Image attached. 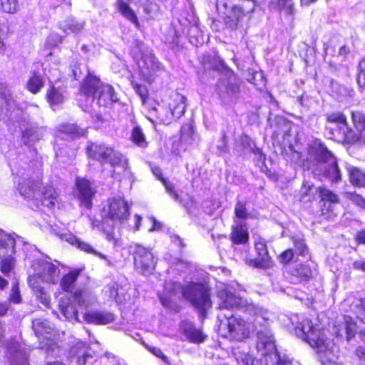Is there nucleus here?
<instances>
[{"mask_svg":"<svg viewBox=\"0 0 365 365\" xmlns=\"http://www.w3.org/2000/svg\"><path fill=\"white\" fill-rule=\"evenodd\" d=\"M0 98L4 101L7 106H11L14 103L12 93L8 90L7 86L0 83Z\"/></svg>","mask_w":365,"mask_h":365,"instance_id":"nucleus-46","label":"nucleus"},{"mask_svg":"<svg viewBox=\"0 0 365 365\" xmlns=\"http://www.w3.org/2000/svg\"><path fill=\"white\" fill-rule=\"evenodd\" d=\"M151 171L156 178L160 182L165 178L160 167L154 166L151 168Z\"/></svg>","mask_w":365,"mask_h":365,"instance_id":"nucleus-58","label":"nucleus"},{"mask_svg":"<svg viewBox=\"0 0 365 365\" xmlns=\"http://www.w3.org/2000/svg\"><path fill=\"white\" fill-rule=\"evenodd\" d=\"M353 267L365 272V260H356L353 263Z\"/></svg>","mask_w":365,"mask_h":365,"instance_id":"nucleus-60","label":"nucleus"},{"mask_svg":"<svg viewBox=\"0 0 365 365\" xmlns=\"http://www.w3.org/2000/svg\"><path fill=\"white\" fill-rule=\"evenodd\" d=\"M356 240L360 244H365V229L359 231L355 237Z\"/></svg>","mask_w":365,"mask_h":365,"instance_id":"nucleus-63","label":"nucleus"},{"mask_svg":"<svg viewBox=\"0 0 365 365\" xmlns=\"http://www.w3.org/2000/svg\"><path fill=\"white\" fill-rule=\"evenodd\" d=\"M358 76L357 83L361 89V91L365 88V58H362L358 65Z\"/></svg>","mask_w":365,"mask_h":365,"instance_id":"nucleus-45","label":"nucleus"},{"mask_svg":"<svg viewBox=\"0 0 365 365\" xmlns=\"http://www.w3.org/2000/svg\"><path fill=\"white\" fill-rule=\"evenodd\" d=\"M324 53H325L324 60L326 61L327 58L329 55H331V56L333 55V53L335 52V49H334V46H329L327 43H324Z\"/></svg>","mask_w":365,"mask_h":365,"instance_id":"nucleus-61","label":"nucleus"},{"mask_svg":"<svg viewBox=\"0 0 365 365\" xmlns=\"http://www.w3.org/2000/svg\"><path fill=\"white\" fill-rule=\"evenodd\" d=\"M143 106H145L146 109L150 112L155 115V118H157V115L163 116L158 113L157 106H159L158 102H154L153 100L151 98H148L145 103H142Z\"/></svg>","mask_w":365,"mask_h":365,"instance_id":"nucleus-50","label":"nucleus"},{"mask_svg":"<svg viewBox=\"0 0 365 365\" xmlns=\"http://www.w3.org/2000/svg\"><path fill=\"white\" fill-rule=\"evenodd\" d=\"M130 140L142 148H145L148 145L143 129L139 125H135L130 130Z\"/></svg>","mask_w":365,"mask_h":365,"instance_id":"nucleus-31","label":"nucleus"},{"mask_svg":"<svg viewBox=\"0 0 365 365\" xmlns=\"http://www.w3.org/2000/svg\"><path fill=\"white\" fill-rule=\"evenodd\" d=\"M64 240L68 243H69L71 245H72L76 248H77L78 245L80 241L79 238H78L76 235H74L73 234H71V233L64 235Z\"/></svg>","mask_w":365,"mask_h":365,"instance_id":"nucleus-56","label":"nucleus"},{"mask_svg":"<svg viewBox=\"0 0 365 365\" xmlns=\"http://www.w3.org/2000/svg\"><path fill=\"white\" fill-rule=\"evenodd\" d=\"M93 101H96L99 107L108 108L118 103L120 99L113 86L105 83Z\"/></svg>","mask_w":365,"mask_h":365,"instance_id":"nucleus-21","label":"nucleus"},{"mask_svg":"<svg viewBox=\"0 0 365 365\" xmlns=\"http://www.w3.org/2000/svg\"><path fill=\"white\" fill-rule=\"evenodd\" d=\"M356 354L359 357V359L363 361L365 358V348L362 346H359L356 349Z\"/></svg>","mask_w":365,"mask_h":365,"instance_id":"nucleus-64","label":"nucleus"},{"mask_svg":"<svg viewBox=\"0 0 365 365\" xmlns=\"http://www.w3.org/2000/svg\"><path fill=\"white\" fill-rule=\"evenodd\" d=\"M287 327L290 333L305 341L319 353V329L317 324L314 326L312 321H296V323L289 321Z\"/></svg>","mask_w":365,"mask_h":365,"instance_id":"nucleus-8","label":"nucleus"},{"mask_svg":"<svg viewBox=\"0 0 365 365\" xmlns=\"http://www.w3.org/2000/svg\"><path fill=\"white\" fill-rule=\"evenodd\" d=\"M187 98L178 91H173L169 97L168 110L170 115L159 116L157 119L162 123L169 125L180 119L185 113L187 107Z\"/></svg>","mask_w":365,"mask_h":365,"instance_id":"nucleus-13","label":"nucleus"},{"mask_svg":"<svg viewBox=\"0 0 365 365\" xmlns=\"http://www.w3.org/2000/svg\"><path fill=\"white\" fill-rule=\"evenodd\" d=\"M352 121L357 130L359 132L365 130V114L360 111L351 113Z\"/></svg>","mask_w":365,"mask_h":365,"instance_id":"nucleus-41","label":"nucleus"},{"mask_svg":"<svg viewBox=\"0 0 365 365\" xmlns=\"http://www.w3.org/2000/svg\"><path fill=\"white\" fill-rule=\"evenodd\" d=\"M321 175L332 183L341 180V174L336 157L321 143Z\"/></svg>","mask_w":365,"mask_h":365,"instance_id":"nucleus-12","label":"nucleus"},{"mask_svg":"<svg viewBox=\"0 0 365 365\" xmlns=\"http://www.w3.org/2000/svg\"><path fill=\"white\" fill-rule=\"evenodd\" d=\"M0 9L9 14H15L20 9L19 0H0Z\"/></svg>","mask_w":365,"mask_h":365,"instance_id":"nucleus-36","label":"nucleus"},{"mask_svg":"<svg viewBox=\"0 0 365 365\" xmlns=\"http://www.w3.org/2000/svg\"><path fill=\"white\" fill-rule=\"evenodd\" d=\"M16 242L14 238L4 236L0 238V257L14 255Z\"/></svg>","mask_w":365,"mask_h":365,"instance_id":"nucleus-32","label":"nucleus"},{"mask_svg":"<svg viewBox=\"0 0 365 365\" xmlns=\"http://www.w3.org/2000/svg\"><path fill=\"white\" fill-rule=\"evenodd\" d=\"M339 203L338 195L333 191L321 187V216L331 220L336 215V209Z\"/></svg>","mask_w":365,"mask_h":365,"instance_id":"nucleus-16","label":"nucleus"},{"mask_svg":"<svg viewBox=\"0 0 365 365\" xmlns=\"http://www.w3.org/2000/svg\"><path fill=\"white\" fill-rule=\"evenodd\" d=\"M235 217L240 220H246L250 217V213L247 208V202L237 200L234 208Z\"/></svg>","mask_w":365,"mask_h":365,"instance_id":"nucleus-38","label":"nucleus"},{"mask_svg":"<svg viewBox=\"0 0 365 365\" xmlns=\"http://www.w3.org/2000/svg\"><path fill=\"white\" fill-rule=\"evenodd\" d=\"M212 69L225 71L228 75L230 82L225 86V93L230 98H237L240 93V83L236 73L221 59L218 61L217 65L212 67Z\"/></svg>","mask_w":365,"mask_h":365,"instance_id":"nucleus-18","label":"nucleus"},{"mask_svg":"<svg viewBox=\"0 0 365 365\" xmlns=\"http://www.w3.org/2000/svg\"><path fill=\"white\" fill-rule=\"evenodd\" d=\"M27 282L36 299L43 306L49 307L51 297L48 292L42 286L43 279L41 275L39 274L30 275L27 279Z\"/></svg>","mask_w":365,"mask_h":365,"instance_id":"nucleus-19","label":"nucleus"},{"mask_svg":"<svg viewBox=\"0 0 365 365\" xmlns=\"http://www.w3.org/2000/svg\"><path fill=\"white\" fill-rule=\"evenodd\" d=\"M45 98L50 106H58L65 101L62 89L60 87H56L53 83L49 84Z\"/></svg>","mask_w":365,"mask_h":365,"instance_id":"nucleus-29","label":"nucleus"},{"mask_svg":"<svg viewBox=\"0 0 365 365\" xmlns=\"http://www.w3.org/2000/svg\"><path fill=\"white\" fill-rule=\"evenodd\" d=\"M83 270L84 267L72 269L64 274L59 282L61 289L66 293H72L76 287L77 279Z\"/></svg>","mask_w":365,"mask_h":365,"instance_id":"nucleus-24","label":"nucleus"},{"mask_svg":"<svg viewBox=\"0 0 365 365\" xmlns=\"http://www.w3.org/2000/svg\"><path fill=\"white\" fill-rule=\"evenodd\" d=\"M70 294L75 300L80 302L83 299V290L81 289H74Z\"/></svg>","mask_w":365,"mask_h":365,"instance_id":"nucleus-59","label":"nucleus"},{"mask_svg":"<svg viewBox=\"0 0 365 365\" xmlns=\"http://www.w3.org/2000/svg\"><path fill=\"white\" fill-rule=\"evenodd\" d=\"M310 274L311 270L307 266L303 264H299L294 268L293 274L302 279H307L309 277Z\"/></svg>","mask_w":365,"mask_h":365,"instance_id":"nucleus-47","label":"nucleus"},{"mask_svg":"<svg viewBox=\"0 0 365 365\" xmlns=\"http://www.w3.org/2000/svg\"><path fill=\"white\" fill-rule=\"evenodd\" d=\"M22 301V298L21 296L19 282H16L12 284L11 289V293L9 297V302L13 304H20Z\"/></svg>","mask_w":365,"mask_h":365,"instance_id":"nucleus-44","label":"nucleus"},{"mask_svg":"<svg viewBox=\"0 0 365 365\" xmlns=\"http://www.w3.org/2000/svg\"><path fill=\"white\" fill-rule=\"evenodd\" d=\"M346 197L359 207H365V199L361 195L354 192H348L346 193Z\"/></svg>","mask_w":365,"mask_h":365,"instance_id":"nucleus-49","label":"nucleus"},{"mask_svg":"<svg viewBox=\"0 0 365 365\" xmlns=\"http://www.w3.org/2000/svg\"><path fill=\"white\" fill-rule=\"evenodd\" d=\"M217 7L225 28L230 31L242 26V19L255 9L253 3L249 0H245L238 5H231L228 0H217Z\"/></svg>","mask_w":365,"mask_h":365,"instance_id":"nucleus-3","label":"nucleus"},{"mask_svg":"<svg viewBox=\"0 0 365 365\" xmlns=\"http://www.w3.org/2000/svg\"><path fill=\"white\" fill-rule=\"evenodd\" d=\"M346 322V337L348 340H350L354 336L356 332V324L355 321H345Z\"/></svg>","mask_w":365,"mask_h":365,"instance_id":"nucleus-52","label":"nucleus"},{"mask_svg":"<svg viewBox=\"0 0 365 365\" xmlns=\"http://www.w3.org/2000/svg\"><path fill=\"white\" fill-rule=\"evenodd\" d=\"M59 307L66 319H78V310L72 303L61 302Z\"/></svg>","mask_w":365,"mask_h":365,"instance_id":"nucleus-35","label":"nucleus"},{"mask_svg":"<svg viewBox=\"0 0 365 365\" xmlns=\"http://www.w3.org/2000/svg\"><path fill=\"white\" fill-rule=\"evenodd\" d=\"M164 187H165L166 191L172 195L175 199L178 198V193L175 189V186L169 180L165 178L161 181Z\"/></svg>","mask_w":365,"mask_h":365,"instance_id":"nucleus-53","label":"nucleus"},{"mask_svg":"<svg viewBox=\"0 0 365 365\" xmlns=\"http://www.w3.org/2000/svg\"><path fill=\"white\" fill-rule=\"evenodd\" d=\"M104 83L99 76L88 71L79 85V93L93 100Z\"/></svg>","mask_w":365,"mask_h":365,"instance_id":"nucleus-17","label":"nucleus"},{"mask_svg":"<svg viewBox=\"0 0 365 365\" xmlns=\"http://www.w3.org/2000/svg\"><path fill=\"white\" fill-rule=\"evenodd\" d=\"M160 302L163 307L168 309L171 312H178L180 310V306L175 302L170 296L162 295L160 297Z\"/></svg>","mask_w":365,"mask_h":365,"instance_id":"nucleus-43","label":"nucleus"},{"mask_svg":"<svg viewBox=\"0 0 365 365\" xmlns=\"http://www.w3.org/2000/svg\"><path fill=\"white\" fill-rule=\"evenodd\" d=\"M85 150L88 158L98 161L101 164L108 163L113 169L125 170L128 168V159L113 146L101 142H89Z\"/></svg>","mask_w":365,"mask_h":365,"instance_id":"nucleus-4","label":"nucleus"},{"mask_svg":"<svg viewBox=\"0 0 365 365\" xmlns=\"http://www.w3.org/2000/svg\"><path fill=\"white\" fill-rule=\"evenodd\" d=\"M308 155L309 160H319V153L317 146L310 145L308 148Z\"/></svg>","mask_w":365,"mask_h":365,"instance_id":"nucleus-55","label":"nucleus"},{"mask_svg":"<svg viewBox=\"0 0 365 365\" xmlns=\"http://www.w3.org/2000/svg\"><path fill=\"white\" fill-rule=\"evenodd\" d=\"M21 195L30 202L33 210H41L46 207L53 210L60 202V196L57 189L50 183H44L43 178H29L18 185Z\"/></svg>","mask_w":365,"mask_h":365,"instance_id":"nucleus-1","label":"nucleus"},{"mask_svg":"<svg viewBox=\"0 0 365 365\" xmlns=\"http://www.w3.org/2000/svg\"><path fill=\"white\" fill-rule=\"evenodd\" d=\"M290 240L294 247L297 256L305 257L309 255V248L302 237L296 235H292Z\"/></svg>","mask_w":365,"mask_h":365,"instance_id":"nucleus-34","label":"nucleus"},{"mask_svg":"<svg viewBox=\"0 0 365 365\" xmlns=\"http://www.w3.org/2000/svg\"><path fill=\"white\" fill-rule=\"evenodd\" d=\"M229 238L234 245L247 244L250 240V234L247 224L240 222L239 224L232 225Z\"/></svg>","mask_w":365,"mask_h":365,"instance_id":"nucleus-25","label":"nucleus"},{"mask_svg":"<svg viewBox=\"0 0 365 365\" xmlns=\"http://www.w3.org/2000/svg\"><path fill=\"white\" fill-rule=\"evenodd\" d=\"M257 349L264 357L265 365H293L290 358L277 350L275 339L269 329L257 332Z\"/></svg>","mask_w":365,"mask_h":365,"instance_id":"nucleus-5","label":"nucleus"},{"mask_svg":"<svg viewBox=\"0 0 365 365\" xmlns=\"http://www.w3.org/2000/svg\"><path fill=\"white\" fill-rule=\"evenodd\" d=\"M182 295L197 309L200 318L206 317L207 310L212 306L210 291L207 287L202 284L192 283L184 289Z\"/></svg>","mask_w":365,"mask_h":365,"instance_id":"nucleus-7","label":"nucleus"},{"mask_svg":"<svg viewBox=\"0 0 365 365\" xmlns=\"http://www.w3.org/2000/svg\"><path fill=\"white\" fill-rule=\"evenodd\" d=\"M195 130L192 123H185L180 128L179 142L190 145L193 140Z\"/></svg>","mask_w":365,"mask_h":365,"instance_id":"nucleus-33","label":"nucleus"},{"mask_svg":"<svg viewBox=\"0 0 365 365\" xmlns=\"http://www.w3.org/2000/svg\"><path fill=\"white\" fill-rule=\"evenodd\" d=\"M134 270L143 276L153 274L157 264V259L151 250L137 245L132 253Z\"/></svg>","mask_w":365,"mask_h":365,"instance_id":"nucleus-9","label":"nucleus"},{"mask_svg":"<svg viewBox=\"0 0 365 365\" xmlns=\"http://www.w3.org/2000/svg\"><path fill=\"white\" fill-rule=\"evenodd\" d=\"M131 1L133 0H115L113 5L119 14L136 28H140V24L137 14L130 6Z\"/></svg>","mask_w":365,"mask_h":365,"instance_id":"nucleus-23","label":"nucleus"},{"mask_svg":"<svg viewBox=\"0 0 365 365\" xmlns=\"http://www.w3.org/2000/svg\"><path fill=\"white\" fill-rule=\"evenodd\" d=\"M153 6L154 4L151 1L146 0L145 2L142 4L143 12L147 15L151 14L153 10Z\"/></svg>","mask_w":365,"mask_h":365,"instance_id":"nucleus-57","label":"nucleus"},{"mask_svg":"<svg viewBox=\"0 0 365 365\" xmlns=\"http://www.w3.org/2000/svg\"><path fill=\"white\" fill-rule=\"evenodd\" d=\"M255 359L252 355L246 354L242 358L241 361L244 365H252Z\"/></svg>","mask_w":365,"mask_h":365,"instance_id":"nucleus-62","label":"nucleus"},{"mask_svg":"<svg viewBox=\"0 0 365 365\" xmlns=\"http://www.w3.org/2000/svg\"><path fill=\"white\" fill-rule=\"evenodd\" d=\"M217 296L220 299L219 309H233L242 307V298L227 288L218 290Z\"/></svg>","mask_w":365,"mask_h":365,"instance_id":"nucleus-22","label":"nucleus"},{"mask_svg":"<svg viewBox=\"0 0 365 365\" xmlns=\"http://www.w3.org/2000/svg\"><path fill=\"white\" fill-rule=\"evenodd\" d=\"M179 329L185 339L193 344H201L207 337L203 333L202 327L195 326L191 321H181Z\"/></svg>","mask_w":365,"mask_h":365,"instance_id":"nucleus-20","label":"nucleus"},{"mask_svg":"<svg viewBox=\"0 0 365 365\" xmlns=\"http://www.w3.org/2000/svg\"><path fill=\"white\" fill-rule=\"evenodd\" d=\"M73 194L81 207L88 210L92 209L93 200L95 198L96 190L89 179L86 177H76Z\"/></svg>","mask_w":365,"mask_h":365,"instance_id":"nucleus-10","label":"nucleus"},{"mask_svg":"<svg viewBox=\"0 0 365 365\" xmlns=\"http://www.w3.org/2000/svg\"><path fill=\"white\" fill-rule=\"evenodd\" d=\"M71 353L77 356L78 365H90L95 361L93 356L87 350L84 342H78L75 346L72 347Z\"/></svg>","mask_w":365,"mask_h":365,"instance_id":"nucleus-28","label":"nucleus"},{"mask_svg":"<svg viewBox=\"0 0 365 365\" xmlns=\"http://www.w3.org/2000/svg\"><path fill=\"white\" fill-rule=\"evenodd\" d=\"M44 86V78L38 71H33L27 80L26 88L32 94H37Z\"/></svg>","mask_w":365,"mask_h":365,"instance_id":"nucleus-30","label":"nucleus"},{"mask_svg":"<svg viewBox=\"0 0 365 365\" xmlns=\"http://www.w3.org/2000/svg\"><path fill=\"white\" fill-rule=\"evenodd\" d=\"M21 339L15 337L7 343L6 355L11 365H29L31 349Z\"/></svg>","mask_w":365,"mask_h":365,"instance_id":"nucleus-14","label":"nucleus"},{"mask_svg":"<svg viewBox=\"0 0 365 365\" xmlns=\"http://www.w3.org/2000/svg\"><path fill=\"white\" fill-rule=\"evenodd\" d=\"M32 327L36 336H43L45 334H49L48 328L45 327L44 321H33Z\"/></svg>","mask_w":365,"mask_h":365,"instance_id":"nucleus-48","label":"nucleus"},{"mask_svg":"<svg viewBox=\"0 0 365 365\" xmlns=\"http://www.w3.org/2000/svg\"><path fill=\"white\" fill-rule=\"evenodd\" d=\"M255 258L247 259L246 264L254 269H268L274 266V262L269 254L267 242L262 239H258L255 242Z\"/></svg>","mask_w":365,"mask_h":365,"instance_id":"nucleus-15","label":"nucleus"},{"mask_svg":"<svg viewBox=\"0 0 365 365\" xmlns=\"http://www.w3.org/2000/svg\"><path fill=\"white\" fill-rule=\"evenodd\" d=\"M346 170L348 173L350 183L356 187H365V170L351 164H346Z\"/></svg>","mask_w":365,"mask_h":365,"instance_id":"nucleus-26","label":"nucleus"},{"mask_svg":"<svg viewBox=\"0 0 365 365\" xmlns=\"http://www.w3.org/2000/svg\"><path fill=\"white\" fill-rule=\"evenodd\" d=\"M220 330L227 329L230 336L237 341H242L248 338L251 333L256 331H264L267 327H262L257 329V325L254 321H220L219 325Z\"/></svg>","mask_w":365,"mask_h":365,"instance_id":"nucleus-11","label":"nucleus"},{"mask_svg":"<svg viewBox=\"0 0 365 365\" xmlns=\"http://www.w3.org/2000/svg\"><path fill=\"white\" fill-rule=\"evenodd\" d=\"M59 132L61 134L70 137L71 139H77L86 137L88 130L86 128H81L76 123H64L60 125Z\"/></svg>","mask_w":365,"mask_h":365,"instance_id":"nucleus-27","label":"nucleus"},{"mask_svg":"<svg viewBox=\"0 0 365 365\" xmlns=\"http://www.w3.org/2000/svg\"><path fill=\"white\" fill-rule=\"evenodd\" d=\"M131 86L135 92L140 97L142 103H145L149 98V91L145 85L131 81Z\"/></svg>","mask_w":365,"mask_h":365,"instance_id":"nucleus-42","label":"nucleus"},{"mask_svg":"<svg viewBox=\"0 0 365 365\" xmlns=\"http://www.w3.org/2000/svg\"><path fill=\"white\" fill-rule=\"evenodd\" d=\"M326 135L328 138L335 140L354 142L357 138H352V130L348 128L346 118L341 113H332L327 115L325 124Z\"/></svg>","mask_w":365,"mask_h":365,"instance_id":"nucleus-6","label":"nucleus"},{"mask_svg":"<svg viewBox=\"0 0 365 365\" xmlns=\"http://www.w3.org/2000/svg\"><path fill=\"white\" fill-rule=\"evenodd\" d=\"M0 262V271L5 276H8L15 267L16 259L13 255L2 257Z\"/></svg>","mask_w":365,"mask_h":365,"instance_id":"nucleus-37","label":"nucleus"},{"mask_svg":"<svg viewBox=\"0 0 365 365\" xmlns=\"http://www.w3.org/2000/svg\"><path fill=\"white\" fill-rule=\"evenodd\" d=\"M106 292L110 298L116 300L118 296V284L117 283L108 284L106 287Z\"/></svg>","mask_w":365,"mask_h":365,"instance_id":"nucleus-54","label":"nucleus"},{"mask_svg":"<svg viewBox=\"0 0 365 365\" xmlns=\"http://www.w3.org/2000/svg\"><path fill=\"white\" fill-rule=\"evenodd\" d=\"M203 212L208 215H212L216 210L215 202L214 200H206L202 204Z\"/></svg>","mask_w":365,"mask_h":365,"instance_id":"nucleus-51","label":"nucleus"},{"mask_svg":"<svg viewBox=\"0 0 365 365\" xmlns=\"http://www.w3.org/2000/svg\"><path fill=\"white\" fill-rule=\"evenodd\" d=\"M297 257L294 250L292 248H287L283 250L279 255L278 259L279 262L283 265H287L292 262L297 261L295 257Z\"/></svg>","mask_w":365,"mask_h":365,"instance_id":"nucleus-39","label":"nucleus"},{"mask_svg":"<svg viewBox=\"0 0 365 365\" xmlns=\"http://www.w3.org/2000/svg\"><path fill=\"white\" fill-rule=\"evenodd\" d=\"M106 215L101 220H93L91 222L93 229L106 235L108 241H113L115 245L117 239L115 237L114 223L124 224L130 215V206L124 197L118 196L108 199L106 205L103 210Z\"/></svg>","mask_w":365,"mask_h":365,"instance_id":"nucleus-2","label":"nucleus"},{"mask_svg":"<svg viewBox=\"0 0 365 365\" xmlns=\"http://www.w3.org/2000/svg\"><path fill=\"white\" fill-rule=\"evenodd\" d=\"M77 248L82 252H84L87 254L93 255L95 256L98 257L101 259H107V257L106 255H104L98 251H96L90 244H88L84 241H82L81 240H80Z\"/></svg>","mask_w":365,"mask_h":365,"instance_id":"nucleus-40","label":"nucleus"}]
</instances>
